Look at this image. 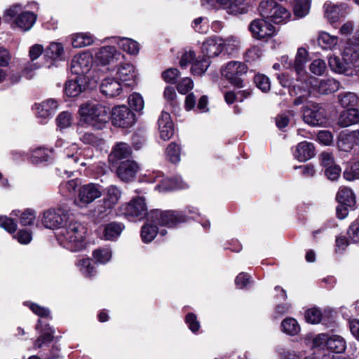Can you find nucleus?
<instances>
[{"label":"nucleus","instance_id":"nucleus-23","mask_svg":"<svg viewBox=\"0 0 359 359\" xmlns=\"http://www.w3.org/2000/svg\"><path fill=\"white\" fill-rule=\"evenodd\" d=\"M87 80L83 76H76L75 79L67 81L65 92L69 97H77L86 87Z\"/></svg>","mask_w":359,"mask_h":359},{"label":"nucleus","instance_id":"nucleus-8","mask_svg":"<svg viewBox=\"0 0 359 359\" xmlns=\"http://www.w3.org/2000/svg\"><path fill=\"white\" fill-rule=\"evenodd\" d=\"M20 4H14L6 9L4 13L5 17L15 18L13 26L17 27L23 32L29 30L34 25L36 15L30 11H22Z\"/></svg>","mask_w":359,"mask_h":359},{"label":"nucleus","instance_id":"nucleus-3","mask_svg":"<svg viewBox=\"0 0 359 359\" xmlns=\"http://www.w3.org/2000/svg\"><path fill=\"white\" fill-rule=\"evenodd\" d=\"M79 124L88 125L100 129L109 120V111L104 105L95 100L87 101L79 109Z\"/></svg>","mask_w":359,"mask_h":359},{"label":"nucleus","instance_id":"nucleus-47","mask_svg":"<svg viewBox=\"0 0 359 359\" xmlns=\"http://www.w3.org/2000/svg\"><path fill=\"white\" fill-rule=\"evenodd\" d=\"M166 156L169 161L172 163H177L180 161V148L174 143H170L166 149Z\"/></svg>","mask_w":359,"mask_h":359},{"label":"nucleus","instance_id":"nucleus-46","mask_svg":"<svg viewBox=\"0 0 359 359\" xmlns=\"http://www.w3.org/2000/svg\"><path fill=\"white\" fill-rule=\"evenodd\" d=\"M157 235V227L149 224H144L142 228L141 236L144 243H149Z\"/></svg>","mask_w":359,"mask_h":359},{"label":"nucleus","instance_id":"nucleus-40","mask_svg":"<svg viewBox=\"0 0 359 359\" xmlns=\"http://www.w3.org/2000/svg\"><path fill=\"white\" fill-rule=\"evenodd\" d=\"M118 45L120 48L130 55L137 54L140 50L138 43L128 38H123L120 39L118 42Z\"/></svg>","mask_w":359,"mask_h":359},{"label":"nucleus","instance_id":"nucleus-41","mask_svg":"<svg viewBox=\"0 0 359 359\" xmlns=\"http://www.w3.org/2000/svg\"><path fill=\"white\" fill-rule=\"evenodd\" d=\"M123 226L117 223H110L104 229L103 236L106 240H114L122 232Z\"/></svg>","mask_w":359,"mask_h":359},{"label":"nucleus","instance_id":"nucleus-17","mask_svg":"<svg viewBox=\"0 0 359 359\" xmlns=\"http://www.w3.org/2000/svg\"><path fill=\"white\" fill-rule=\"evenodd\" d=\"M93 57L88 53L74 55L72 58L70 69L77 76H83L89 72L93 65Z\"/></svg>","mask_w":359,"mask_h":359},{"label":"nucleus","instance_id":"nucleus-63","mask_svg":"<svg viewBox=\"0 0 359 359\" xmlns=\"http://www.w3.org/2000/svg\"><path fill=\"white\" fill-rule=\"evenodd\" d=\"M196 60V55L194 51L189 50L185 51L180 60V65L182 68H186L189 63H193Z\"/></svg>","mask_w":359,"mask_h":359},{"label":"nucleus","instance_id":"nucleus-20","mask_svg":"<svg viewBox=\"0 0 359 359\" xmlns=\"http://www.w3.org/2000/svg\"><path fill=\"white\" fill-rule=\"evenodd\" d=\"M152 217H155L157 223L161 226L173 227L177 224L183 221L182 217L174 211H159L152 212Z\"/></svg>","mask_w":359,"mask_h":359},{"label":"nucleus","instance_id":"nucleus-59","mask_svg":"<svg viewBox=\"0 0 359 359\" xmlns=\"http://www.w3.org/2000/svg\"><path fill=\"white\" fill-rule=\"evenodd\" d=\"M347 233L348 238L352 242L359 241V217L350 225Z\"/></svg>","mask_w":359,"mask_h":359},{"label":"nucleus","instance_id":"nucleus-19","mask_svg":"<svg viewBox=\"0 0 359 359\" xmlns=\"http://www.w3.org/2000/svg\"><path fill=\"white\" fill-rule=\"evenodd\" d=\"M139 171V165L132 160L122 161L116 170V175L123 182H130L133 180L137 172Z\"/></svg>","mask_w":359,"mask_h":359},{"label":"nucleus","instance_id":"nucleus-53","mask_svg":"<svg viewBox=\"0 0 359 359\" xmlns=\"http://www.w3.org/2000/svg\"><path fill=\"white\" fill-rule=\"evenodd\" d=\"M192 27L198 33H206L209 29L208 20L203 17L196 18L193 21Z\"/></svg>","mask_w":359,"mask_h":359},{"label":"nucleus","instance_id":"nucleus-36","mask_svg":"<svg viewBox=\"0 0 359 359\" xmlns=\"http://www.w3.org/2000/svg\"><path fill=\"white\" fill-rule=\"evenodd\" d=\"M53 151L45 148H36L32 150L30 158L34 163L48 161L52 158Z\"/></svg>","mask_w":359,"mask_h":359},{"label":"nucleus","instance_id":"nucleus-62","mask_svg":"<svg viewBox=\"0 0 359 359\" xmlns=\"http://www.w3.org/2000/svg\"><path fill=\"white\" fill-rule=\"evenodd\" d=\"M0 226L8 232H14L17 229V224L6 216H0Z\"/></svg>","mask_w":359,"mask_h":359},{"label":"nucleus","instance_id":"nucleus-61","mask_svg":"<svg viewBox=\"0 0 359 359\" xmlns=\"http://www.w3.org/2000/svg\"><path fill=\"white\" fill-rule=\"evenodd\" d=\"M180 75V72L176 68H169L162 73V78L167 83H174Z\"/></svg>","mask_w":359,"mask_h":359},{"label":"nucleus","instance_id":"nucleus-35","mask_svg":"<svg viewBox=\"0 0 359 359\" xmlns=\"http://www.w3.org/2000/svg\"><path fill=\"white\" fill-rule=\"evenodd\" d=\"M93 41V36L90 33H77L72 36V44L77 48L90 46Z\"/></svg>","mask_w":359,"mask_h":359},{"label":"nucleus","instance_id":"nucleus-54","mask_svg":"<svg viewBox=\"0 0 359 359\" xmlns=\"http://www.w3.org/2000/svg\"><path fill=\"white\" fill-rule=\"evenodd\" d=\"M254 81L262 91L267 92L271 88V83L269 77L264 74H257L254 78Z\"/></svg>","mask_w":359,"mask_h":359},{"label":"nucleus","instance_id":"nucleus-18","mask_svg":"<svg viewBox=\"0 0 359 359\" xmlns=\"http://www.w3.org/2000/svg\"><path fill=\"white\" fill-rule=\"evenodd\" d=\"M95 59L102 65H113L123 60L124 55L114 46H104L95 53Z\"/></svg>","mask_w":359,"mask_h":359},{"label":"nucleus","instance_id":"nucleus-33","mask_svg":"<svg viewBox=\"0 0 359 359\" xmlns=\"http://www.w3.org/2000/svg\"><path fill=\"white\" fill-rule=\"evenodd\" d=\"M318 42L323 49L332 50L337 48L339 43V38L327 32H321L319 34Z\"/></svg>","mask_w":359,"mask_h":359},{"label":"nucleus","instance_id":"nucleus-4","mask_svg":"<svg viewBox=\"0 0 359 359\" xmlns=\"http://www.w3.org/2000/svg\"><path fill=\"white\" fill-rule=\"evenodd\" d=\"M356 145H359V130L340 133L337 140V147L339 150L348 152ZM356 159L358 161L344 172V177L347 180L352 181L359 179V154H358Z\"/></svg>","mask_w":359,"mask_h":359},{"label":"nucleus","instance_id":"nucleus-21","mask_svg":"<svg viewBox=\"0 0 359 359\" xmlns=\"http://www.w3.org/2000/svg\"><path fill=\"white\" fill-rule=\"evenodd\" d=\"M101 93L107 97H113L122 92L121 83L115 77L104 79L100 86Z\"/></svg>","mask_w":359,"mask_h":359},{"label":"nucleus","instance_id":"nucleus-11","mask_svg":"<svg viewBox=\"0 0 359 359\" xmlns=\"http://www.w3.org/2000/svg\"><path fill=\"white\" fill-rule=\"evenodd\" d=\"M69 212L64 208H50L43 212L41 222L44 227L50 229L62 227L69 220Z\"/></svg>","mask_w":359,"mask_h":359},{"label":"nucleus","instance_id":"nucleus-42","mask_svg":"<svg viewBox=\"0 0 359 359\" xmlns=\"http://www.w3.org/2000/svg\"><path fill=\"white\" fill-rule=\"evenodd\" d=\"M311 0H294V13L298 18L306 16L310 10Z\"/></svg>","mask_w":359,"mask_h":359},{"label":"nucleus","instance_id":"nucleus-58","mask_svg":"<svg viewBox=\"0 0 359 359\" xmlns=\"http://www.w3.org/2000/svg\"><path fill=\"white\" fill-rule=\"evenodd\" d=\"M36 219V212L32 209L25 210L20 215V222L23 226L32 225Z\"/></svg>","mask_w":359,"mask_h":359},{"label":"nucleus","instance_id":"nucleus-49","mask_svg":"<svg viewBox=\"0 0 359 359\" xmlns=\"http://www.w3.org/2000/svg\"><path fill=\"white\" fill-rule=\"evenodd\" d=\"M76 266L86 276L90 277L94 273V266L91 265L89 259H82L76 262Z\"/></svg>","mask_w":359,"mask_h":359},{"label":"nucleus","instance_id":"nucleus-31","mask_svg":"<svg viewBox=\"0 0 359 359\" xmlns=\"http://www.w3.org/2000/svg\"><path fill=\"white\" fill-rule=\"evenodd\" d=\"M338 102L343 108H355L359 104V97L355 93H341L337 96Z\"/></svg>","mask_w":359,"mask_h":359},{"label":"nucleus","instance_id":"nucleus-7","mask_svg":"<svg viewBox=\"0 0 359 359\" xmlns=\"http://www.w3.org/2000/svg\"><path fill=\"white\" fill-rule=\"evenodd\" d=\"M313 347L320 350H327L331 353H342L346 348V342L339 335L319 334L313 339Z\"/></svg>","mask_w":359,"mask_h":359},{"label":"nucleus","instance_id":"nucleus-13","mask_svg":"<svg viewBox=\"0 0 359 359\" xmlns=\"http://www.w3.org/2000/svg\"><path fill=\"white\" fill-rule=\"evenodd\" d=\"M303 120L311 126H322L327 123L325 110L318 104H312L304 108Z\"/></svg>","mask_w":359,"mask_h":359},{"label":"nucleus","instance_id":"nucleus-28","mask_svg":"<svg viewBox=\"0 0 359 359\" xmlns=\"http://www.w3.org/2000/svg\"><path fill=\"white\" fill-rule=\"evenodd\" d=\"M359 122V111L356 108L343 111L338 118V124L341 127H348Z\"/></svg>","mask_w":359,"mask_h":359},{"label":"nucleus","instance_id":"nucleus-25","mask_svg":"<svg viewBox=\"0 0 359 359\" xmlns=\"http://www.w3.org/2000/svg\"><path fill=\"white\" fill-rule=\"evenodd\" d=\"M307 51L304 48H299L296 54L294 67L298 76L297 81L302 83L309 76L304 70V65L307 61Z\"/></svg>","mask_w":359,"mask_h":359},{"label":"nucleus","instance_id":"nucleus-60","mask_svg":"<svg viewBox=\"0 0 359 359\" xmlns=\"http://www.w3.org/2000/svg\"><path fill=\"white\" fill-rule=\"evenodd\" d=\"M193 81L189 77H185L180 81L177 86V89L180 93L187 94L193 88Z\"/></svg>","mask_w":359,"mask_h":359},{"label":"nucleus","instance_id":"nucleus-15","mask_svg":"<svg viewBox=\"0 0 359 359\" xmlns=\"http://www.w3.org/2000/svg\"><path fill=\"white\" fill-rule=\"evenodd\" d=\"M250 31L253 37L259 40H268L275 35L276 27L264 19H256L250 25Z\"/></svg>","mask_w":359,"mask_h":359},{"label":"nucleus","instance_id":"nucleus-55","mask_svg":"<svg viewBox=\"0 0 359 359\" xmlns=\"http://www.w3.org/2000/svg\"><path fill=\"white\" fill-rule=\"evenodd\" d=\"M326 63L323 60H314L310 65V71L316 75H323L326 70Z\"/></svg>","mask_w":359,"mask_h":359},{"label":"nucleus","instance_id":"nucleus-57","mask_svg":"<svg viewBox=\"0 0 359 359\" xmlns=\"http://www.w3.org/2000/svg\"><path fill=\"white\" fill-rule=\"evenodd\" d=\"M57 126L60 129H65L69 127L72 123V116L70 113L67 111L61 112L57 119Z\"/></svg>","mask_w":359,"mask_h":359},{"label":"nucleus","instance_id":"nucleus-14","mask_svg":"<svg viewBox=\"0 0 359 359\" xmlns=\"http://www.w3.org/2000/svg\"><path fill=\"white\" fill-rule=\"evenodd\" d=\"M137 72L135 67L129 62L118 61L116 64L115 78L126 86H131L135 84Z\"/></svg>","mask_w":359,"mask_h":359},{"label":"nucleus","instance_id":"nucleus-56","mask_svg":"<svg viewBox=\"0 0 359 359\" xmlns=\"http://www.w3.org/2000/svg\"><path fill=\"white\" fill-rule=\"evenodd\" d=\"M321 318V311L316 308L308 309L305 313L306 320L311 324H317L320 323Z\"/></svg>","mask_w":359,"mask_h":359},{"label":"nucleus","instance_id":"nucleus-24","mask_svg":"<svg viewBox=\"0 0 359 359\" xmlns=\"http://www.w3.org/2000/svg\"><path fill=\"white\" fill-rule=\"evenodd\" d=\"M158 123L161 138L163 140H168L171 138L174 134V128L170 114L162 111Z\"/></svg>","mask_w":359,"mask_h":359},{"label":"nucleus","instance_id":"nucleus-12","mask_svg":"<svg viewBox=\"0 0 359 359\" xmlns=\"http://www.w3.org/2000/svg\"><path fill=\"white\" fill-rule=\"evenodd\" d=\"M123 214L130 220L142 219L147 215V207L143 197H136L123 205Z\"/></svg>","mask_w":359,"mask_h":359},{"label":"nucleus","instance_id":"nucleus-30","mask_svg":"<svg viewBox=\"0 0 359 359\" xmlns=\"http://www.w3.org/2000/svg\"><path fill=\"white\" fill-rule=\"evenodd\" d=\"M121 196V190L115 185H110L106 189V196L104 198V203L108 208L114 207Z\"/></svg>","mask_w":359,"mask_h":359},{"label":"nucleus","instance_id":"nucleus-64","mask_svg":"<svg viewBox=\"0 0 359 359\" xmlns=\"http://www.w3.org/2000/svg\"><path fill=\"white\" fill-rule=\"evenodd\" d=\"M80 184L81 182L79 180H72L61 184L60 189L61 191H67L69 194H73Z\"/></svg>","mask_w":359,"mask_h":359},{"label":"nucleus","instance_id":"nucleus-51","mask_svg":"<svg viewBox=\"0 0 359 359\" xmlns=\"http://www.w3.org/2000/svg\"><path fill=\"white\" fill-rule=\"evenodd\" d=\"M79 138L84 144H91L97 147L102 146L104 143L102 138L88 133L82 135Z\"/></svg>","mask_w":359,"mask_h":359},{"label":"nucleus","instance_id":"nucleus-43","mask_svg":"<svg viewBox=\"0 0 359 359\" xmlns=\"http://www.w3.org/2000/svg\"><path fill=\"white\" fill-rule=\"evenodd\" d=\"M53 330L48 328L46 331L43 332L36 340L34 342V348H41L44 346L48 345L53 340Z\"/></svg>","mask_w":359,"mask_h":359},{"label":"nucleus","instance_id":"nucleus-39","mask_svg":"<svg viewBox=\"0 0 359 359\" xmlns=\"http://www.w3.org/2000/svg\"><path fill=\"white\" fill-rule=\"evenodd\" d=\"M210 66V61L204 57H198L192 63L191 73L195 76H202Z\"/></svg>","mask_w":359,"mask_h":359},{"label":"nucleus","instance_id":"nucleus-32","mask_svg":"<svg viewBox=\"0 0 359 359\" xmlns=\"http://www.w3.org/2000/svg\"><path fill=\"white\" fill-rule=\"evenodd\" d=\"M336 198L341 206L346 205L350 208L355 204V197L352 190L347 187H341L337 194Z\"/></svg>","mask_w":359,"mask_h":359},{"label":"nucleus","instance_id":"nucleus-34","mask_svg":"<svg viewBox=\"0 0 359 359\" xmlns=\"http://www.w3.org/2000/svg\"><path fill=\"white\" fill-rule=\"evenodd\" d=\"M132 154L130 147L126 143H118L113 149L109 155L111 159L121 160L129 157Z\"/></svg>","mask_w":359,"mask_h":359},{"label":"nucleus","instance_id":"nucleus-22","mask_svg":"<svg viewBox=\"0 0 359 359\" xmlns=\"http://www.w3.org/2000/svg\"><path fill=\"white\" fill-rule=\"evenodd\" d=\"M201 50L203 54L208 57L219 55L222 50V39L212 36L207 39L202 45Z\"/></svg>","mask_w":359,"mask_h":359},{"label":"nucleus","instance_id":"nucleus-5","mask_svg":"<svg viewBox=\"0 0 359 359\" xmlns=\"http://www.w3.org/2000/svg\"><path fill=\"white\" fill-rule=\"evenodd\" d=\"M299 88L303 90V93L295 99L294 104L297 105L302 102V98H306L311 93L312 90H317L320 94H330L336 92L339 88V83L334 79H325L319 80L318 79L309 76L301 85L297 86Z\"/></svg>","mask_w":359,"mask_h":359},{"label":"nucleus","instance_id":"nucleus-6","mask_svg":"<svg viewBox=\"0 0 359 359\" xmlns=\"http://www.w3.org/2000/svg\"><path fill=\"white\" fill-rule=\"evenodd\" d=\"M259 12L264 18H266L276 24L287 22L291 13L290 11L276 3L274 0H264L260 2Z\"/></svg>","mask_w":359,"mask_h":359},{"label":"nucleus","instance_id":"nucleus-9","mask_svg":"<svg viewBox=\"0 0 359 359\" xmlns=\"http://www.w3.org/2000/svg\"><path fill=\"white\" fill-rule=\"evenodd\" d=\"M247 69V66L243 62L231 61L222 67L221 73L231 84L243 88L244 86L242 76L246 74Z\"/></svg>","mask_w":359,"mask_h":359},{"label":"nucleus","instance_id":"nucleus-26","mask_svg":"<svg viewBox=\"0 0 359 359\" xmlns=\"http://www.w3.org/2000/svg\"><path fill=\"white\" fill-rule=\"evenodd\" d=\"M82 153L83 151L76 144H72L65 148L64 151L65 163L70 167H73L74 165L79 163L81 166H85L86 163L81 161Z\"/></svg>","mask_w":359,"mask_h":359},{"label":"nucleus","instance_id":"nucleus-37","mask_svg":"<svg viewBox=\"0 0 359 359\" xmlns=\"http://www.w3.org/2000/svg\"><path fill=\"white\" fill-rule=\"evenodd\" d=\"M159 184L156 186V189L160 191H166L173 189H184L187 187V184L180 179L175 180L170 179H162L159 181Z\"/></svg>","mask_w":359,"mask_h":359},{"label":"nucleus","instance_id":"nucleus-45","mask_svg":"<svg viewBox=\"0 0 359 359\" xmlns=\"http://www.w3.org/2000/svg\"><path fill=\"white\" fill-rule=\"evenodd\" d=\"M240 47V41L235 36H229L226 39H222V50L227 53H231L238 50Z\"/></svg>","mask_w":359,"mask_h":359},{"label":"nucleus","instance_id":"nucleus-2","mask_svg":"<svg viewBox=\"0 0 359 359\" xmlns=\"http://www.w3.org/2000/svg\"><path fill=\"white\" fill-rule=\"evenodd\" d=\"M85 227L76 221H69L57 233L58 243L72 252H78L85 248Z\"/></svg>","mask_w":359,"mask_h":359},{"label":"nucleus","instance_id":"nucleus-29","mask_svg":"<svg viewBox=\"0 0 359 359\" xmlns=\"http://www.w3.org/2000/svg\"><path fill=\"white\" fill-rule=\"evenodd\" d=\"M58 107L57 101L54 99H48L39 104H36V114L42 118H48L53 116Z\"/></svg>","mask_w":359,"mask_h":359},{"label":"nucleus","instance_id":"nucleus-27","mask_svg":"<svg viewBox=\"0 0 359 359\" xmlns=\"http://www.w3.org/2000/svg\"><path fill=\"white\" fill-rule=\"evenodd\" d=\"M314 155L315 149L313 144L306 141L299 143L294 152V158L301 162L309 160L314 156Z\"/></svg>","mask_w":359,"mask_h":359},{"label":"nucleus","instance_id":"nucleus-48","mask_svg":"<svg viewBox=\"0 0 359 359\" xmlns=\"http://www.w3.org/2000/svg\"><path fill=\"white\" fill-rule=\"evenodd\" d=\"M325 15L329 21L335 22L339 18V8L330 3H325L324 5Z\"/></svg>","mask_w":359,"mask_h":359},{"label":"nucleus","instance_id":"nucleus-50","mask_svg":"<svg viewBox=\"0 0 359 359\" xmlns=\"http://www.w3.org/2000/svg\"><path fill=\"white\" fill-rule=\"evenodd\" d=\"M93 255L97 262L105 264L111 259V252L107 248L97 249L93 251Z\"/></svg>","mask_w":359,"mask_h":359},{"label":"nucleus","instance_id":"nucleus-16","mask_svg":"<svg viewBox=\"0 0 359 359\" xmlns=\"http://www.w3.org/2000/svg\"><path fill=\"white\" fill-rule=\"evenodd\" d=\"M111 117L113 124L122 128L130 127L135 121L134 113L126 105L114 107Z\"/></svg>","mask_w":359,"mask_h":359},{"label":"nucleus","instance_id":"nucleus-52","mask_svg":"<svg viewBox=\"0 0 359 359\" xmlns=\"http://www.w3.org/2000/svg\"><path fill=\"white\" fill-rule=\"evenodd\" d=\"M128 104L135 111H140L144 108V100L140 94L135 93L128 97Z\"/></svg>","mask_w":359,"mask_h":359},{"label":"nucleus","instance_id":"nucleus-44","mask_svg":"<svg viewBox=\"0 0 359 359\" xmlns=\"http://www.w3.org/2000/svg\"><path fill=\"white\" fill-rule=\"evenodd\" d=\"M282 330L290 335L297 334L299 330L300 327L297 321L293 318H287L285 319L281 324Z\"/></svg>","mask_w":359,"mask_h":359},{"label":"nucleus","instance_id":"nucleus-1","mask_svg":"<svg viewBox=\"0 0 359 359\" xmlns=\"http://www.w3.org/2000/svg\"><path fill=\"white\" fill-rule=\"evenodd\" d=\"M328 64L336 73L349 76L356 75L359 72V41L355 44L349 41L343 51L342 59L331 55Z\"/></svg>","mask_w":359,"mask_h":359},{"label":"nucleus","instance_id":"nucleus-38","mask_svg":"<svg viewBox=\"0 0 359 359\" xmlns=\"http://www.w3.org/2000/svg\"><path fill=\"white\" fill-rule=\"evenodd\" d=\"M64 47L60 43H51L46 50V55L53 60H62L64 58Z\"/></svg>","mask_w":359,"mask_h":359},{"label":"nucleus","instance_id":"nucleus-10","mask_svg":"<svg viewBox=\"0 0 359 359\" xmlns=\"http://www.w3.org/2000/svg\"><path fill=\"white\" fill-rule=\"evenodd\" d=\"M102 194V187L98 184L89 183L79 187L74 203L78 207L86 208Z\"/></svg>","mask_w":359,"mask_h":359}]
</instances>
